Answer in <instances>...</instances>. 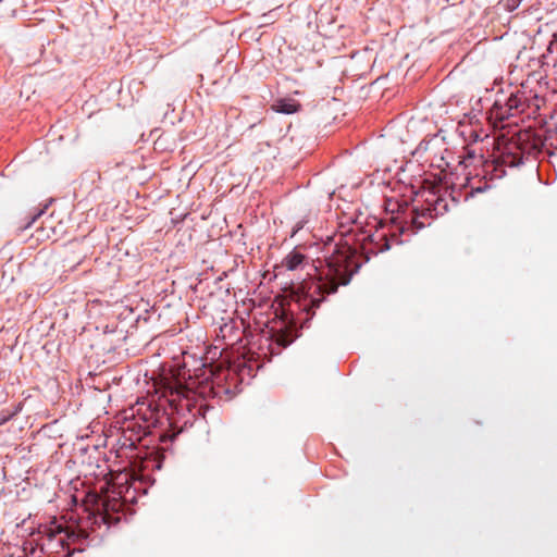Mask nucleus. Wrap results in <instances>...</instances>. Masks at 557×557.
<instances>
[{"label":"nucleus","mask_w":557,"mask_h":557,"mask_svg":"<svg viewBox=\"0 0 557 557\" xmlns=\"http://www.w3.org/2000/svg\"><path fill=\"white\" fill-rule=\"evenodd\" d=\"M350 250H337L333 253L326 263V270L320 273L318 281L305 282L301 290L306 294L304 298V309L311 317L314 310L320 307L324 300L325 294H333L338 285H346L351 277L352 258Z\"/></svg>","instance_id":"obj_1"},{"label":"nucleus","mask_w":557,"mask_h":557,"mask_svg":"<svg viewBox=\"0 0 557 557\" xmlns=\"http://www.w3.org/2000/svg\"><path fill=\"white\" fill-rule=\"evenodd\" d=\"M524 108V102L522 98L518 95H511L507 100L504 107H498L495 109V116L499 120L508 119L509 116L515 115L516 112H522Z\"/></svg>","instance_id":"obj_2"},{"label":"nucleus","mask_w":557,"mask_h":557,"mask_svg":"<svg viewBox=\"0 0 557 557\" xmlns=\"http://www.w3.org/2000/svg\"><path fill=\"white\" fill-rule=\"evenodd\" d=\"M424 208L426 209L430 219H434L447 211V202L445 199L432 195V198L426 199V207Z\"/></svg>","instance_id":"obj_3"},{"label":"nucleus","mask_w":557,"mask_h":557,"mask_svg":"<svg viewBox=\"0 0 557 557\" xmlns=\"http://www.w3.org/2000/svg\"><path fill=\"white\" fill-rule=\"evenodd\" d=\"M189 388L178 381H170L164 387V396L188 397Z\"/></svg>","instance_id":"obj_4"},{"label":"nucleus","mask_w":557,"mask_h":557,"mask_svg":"<svg viewBox=\"0 0 557 557\" xmlns=\"http://www.w3.org/2000/svg\"><path fill=\"white\" fill-rule=\"evenodd\" d=\"M306 260V256L297 250L290 251L283 260V265L289 270H297Z\"/></svg>","instance_id":"obj_5"},{"label":"nucleus","mask_w":557,"mask_h":557,"mask_svg":"<svg viewBox=\"0 0 557 557\" xmlns=\"http://www.w3.org/2000/svg\"><path fill=\"white\" fill-rule=\"evenodd\" d=\"M428 220H431V219H430L425 208L422 207L420 210L414 209L412 211L411 223L414 225V227L417 230L423 228L428 224L426 223Z\"/></svg>","instance_id":"obj_6"},{"label":"nucleus","mask_w":557,"mask_h":557,"mask_svg":"<svg viewBox=\"0 0 557 557\" xmlns=\"http://www.w3.org/2000/svg\"><path fill=\"white\" fill-rule=\"evenodd\" d=\"M299 104L293 100H280L273 108L276 112L292 114L299 110Z\"/></svg>","instance_id":"obj_7"},{"label":"nucleus","mask_w":557,"mask_h":557,"mask_svg":"<svg viewBox=\"0 0 557 557\" xmlns=\"http://www.w3.org/2000/svg\"><path fill=\"white\" fill-rule=\"evenodd\" d=\"M116 506L120 507V504L116 502V500H113V503L111 504L110 500H106L102 503V508H103V511H104V520L108 521V517H109V510H116Z\"/></svg>","instance_id":"obj_8"},{"label":"nucleus","mask_w":557,"mask_h":557,"mask_svg":"<svg viewBox=\"0 0 557 557\" xmlns=\"http://www.w3.org/2000/svg\"><path fill=\"white\" fill-rule=\"evenodd\" d=\"M521 0H507L506 1V8L509 10V11H512L515 10L516 8H518V5L520 4Z\"/></svg>","instance_id":"obj_9"},{"label":"nucleus","mask_w":557,"mask_h":557,"mask_svg":"<svg viewBox=\"0 0 557 557\" xmlns=\"http://www.w3.org/2000/svg\"><path fill=\"white\" fill-rule=\"evenodd\" d=\"M277 342H278L281 345H283V346H287V345H288V342H287V341H285L284 336H281V337L277 339Z\"/></svg>","instance_id":"obj_10"},{"label":"nucleus","mask_w":557,"mask_h":557,"mask_svg":"<svg viewBox=\"0 0 557 557\" xmlns=\"http://www.w3.org/2000/svg\"><path fill=\"white\" fill-rule=\"evenodd\" d=\"M516 159H517V158H516V157H513V158H512V160H511V161H509L508 163H509V164H516Z\"/></svg>","instance_id":"obj_11"},{"label":"nucleus","mask_w":557,"mask_h":557,"mask_svg":"<svg viewBox=\"0 0 557 557\" xmlns=\"http://www.w3.org/2000/svg\"><path fill=\"white\" fill-rule=\"evenodd\" d=\"M483 190H484V188H481V187L476 188V191H483Z\"/></svg>","instance_id":"obj_12"},{"label":"nucleus","mask_w":557,"mask_h":557,"mask_svg":"<svg viewBox=\"0 0 557 557\" xmlns=\"http://www.w3.org/2000/svg\"><path fill=\"white\" fill-rule=\"evenodd\" d=\"M468 158H473V153L469 152Z\"/></svg>","instance_id":"obj_13"}]
</instances>
